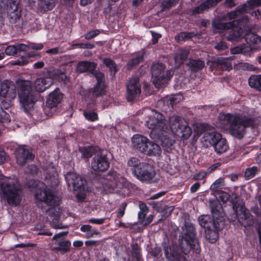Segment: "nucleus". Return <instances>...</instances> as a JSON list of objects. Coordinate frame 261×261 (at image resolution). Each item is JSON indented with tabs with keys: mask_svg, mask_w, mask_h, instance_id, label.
<instances>
[{
	"mask_svg": "<svg viewBox=\"0 0 261 261\" xmlns=\"http://www.w3.org/2000/svg\"><path fill=\"white\" fill-rule=\"evenodd\" d=\"M134 175L142 182L148 183L156 174L150 164H134L132 168Z\"/></svg>",
	"mask_w": 261,
	"mask_h": 261,
	"instance_id": "obj_12",
	"label": "nucleus"
},
{
	"mask_svg": "<svg viewBox=\"0 0 261 261\" xmlns=\"http://www.w3.org/2000/svg\"><path fill=\"white\" fill-rule=\"evenodd\" d=\"M232 208L239 222L245 227L251 226L253 224L252 216L249 211L239 201L232 202Z\"/></svg>",
	"mask_w": 261,
	"mask_h": 261,
	"instance_id": "obj_13",
	"label": "nucleus"
},
{
	"mask_svg": "<svg viewBox=\"0 0 261 261\" xmlns=\"http://www.w3.org/2000/svg\"><path fill=\"white\" fill-rule=\"evenodd\" d=\"M210 207L211 209V213L212 217L210 215H201L198 218V221L200 225L203 227L205 230L210 228H214L217 226V222H219L224 221V218L222 215L221 212L219 209L222 208L220 203L218 201H214L210 202ZM220 228L221 226H217Z\"/></svg>",
	"mask_w": 261,
	"mask_h": 261,
	"instance_id": "obj_7",
	"label": "nucleus"
},
{
	"mask_svg": "<svg viewBox=\"0 0 261 261\" xmlns=\"http://www.w3.org/2000/svg\"><path fill=\"white\" fill-rule=\"evenodd\" d=\"M103 63L110 69L111 76H114L118 71L117 66L115 63L110 59L104 58Z\"/></svg>",
	"mask_w": 261,
	"mask_h": 261,
	"instance_id": "obj_40",
	"label": "nucleus"
},
{
	"mask_svg": "<svg viewBox=\"0 0 261 261\" xmlns=\"http://www.w3.org/2000/svg\"><path fill=\"white\" fill-rule=\"evenodd\" d=\"M9 161V156L4 150H0V163H4L5 162H8Z\"/></svg>",
	"mask_w": 261,
	"mask_h": 261,
	"instance_id": "obj_59",
	"label": "nucleus"
},
{
	"mask_svg": "<svg viewBox=\"0 0 261 261\" xmlns=\"http://www.w3.org/2000/svg\"><path fill=\"white\" fill-rule=\"evenodd\" d=\"M53 83V80L49 77L39 78L34 83L36 90L39 92H42L48 88Z\"/></svg>",
	"mask_w": 261,
	"mask_h": 261,
	"instance_id": "obj_26",
	"label": "nucleus"
},
{
	"mask_svg": "<svg viewBox=\"0 0 261 261\" xmlns=\"http://www.w3.org/2000/svg\"><path fill=\"white\" fill-rule=\"evenodd\" d=\"M221 0H207L205 2L195 7L192 11L193 14H199L202 13L210 7L214 6Z\"/></svg>",
	"mask_w": 261,
	"mask_h": 261,
	"instance_id": "obj_29",
	"label": "nucleus"
},
{
	"mask_svg": "<svg viewBox=\"0 0 261 261\" xmlns=\"http://www.w3.org/2000/svg\"><path fill=\"white\" fill-rule=\"evenodd\" d=\"M74 46L82 49H92L95 46L94 44L88 42L76 43Z\"/></svg>",
	"mask_w": 261,
	"mask_h": 261,
	"instance_id": "obj_55",
	"label": "nucleus"
},
{
	"mask_svg": "<svg viewBox=\"0 0 261 261\" xmlns=\"http://www.w3.org/2000/svg\"><path fill=\"white\" fill-rule=\"evenodd\" d=\"M159 138L161 139L153 140L158 143L160 142L161 145L166 147H170L172 145V141L169 140L168 138H167L166 136L164 135V134L163 135H160Z\"/></svg>",
	"mask_w": 261,
	"mask_h": 261,
	"instance_id": "obj_47",
	"label": "nucleus"
},
{
	"mask_svg": "<svg viewBox=\"0 0 261 261\" xmlns=\"http://www.w3.org/2000/svg\"><path fill=\"white\" fill-rule=\"evenodd\" d=\"M106 182L112 190H118L123 187L126 179L115 171L110 170L106 175H103Z\"/></svg>",
	"mask_w": 261,
	"mask_h": 261,
	"instance_id": "obj_16",
	"label": "nucleus"
},
{
	"mask_svg": "<svg viewBox=\"0 0 261 261\" xmlns=\"http://www.w3.org/2000/svg\"><path fill=\"white\" fill-rule=\"evenodd\" d=\"M38 171V167L36 164H28L27 169L25 170V172L32 175H36Z\"/></svg>",
	"mask_w": 261,
	"mask_h": 261,
	"instance_id": "obj_50",
	"label": "nucleus"
},
{
	"mask_svg": "<svg viewBox=\"0 0 261 261\" xmlns=\"http://www.w3.org/2000/svg\"><path fill=\"white\" fill-rule=\"evenodd\" d=\"M62 98V94L60 93L59 89H56L48 95L46 102V107L50 109L57 107Z\"/></svg>",
	"mask_w": 261,
	"mask_h": 261,
	"instance_id": "obj_25",
	"label": "nucleus"
},
{
	"mask_svg": "<svg viewBox=\"0 0 261 261\" xmlns=\"http://www.w3.org/2000/svg\"><path fill=\"white\" fill-rule=\"evenodd\" d=\"M218 140H219L216 141L213 147L215 151L217 153L220 154L225 152L227 150L228 145L226 140L225 138H223L221 135Z\"/></svg>",
	"mask_w": 261,
	"mask_h": 261,
	"instance_id": "obj_31",
	"label": "nucleus"
},
{
	"mask_svg": "<svg viewBox=\"0 0 261 261\" xmlns=\"http://www.w3.org/2000/svg\"><path fill=\"white\" fill-rule=\"evenodd\" d=\"M249 86L261 91V75H252L248 79Z\"/></svg>",
	"mask_w": 261,
	"mask_h": 261,
	"instance_id": "obj_35",
	"label": "nucleus"
},
{
	"mask_svg": "<svg viewBox=\"0 0 261 261\" xmlns=\"http://www.w3.org/2000/svg\"><path fill=\"white\" fill-rule=\"evenodd\" d=\"M83 115L85 118L90 121H95L98 120V116L97 114L94 111L89 110H84Z\"/></svg>",
	"mask_w": 261,
	"mask_h": 261,
	"instance_id": "obj_44",
	"label": "nucleus"
},
{
	"mask_svg": "<svg viewBox=\"0 0 261 261\" xmlns=\"http://www.w3.org/2000/svg\"><path fill=\"white\" fill-rule=\"evenodd\" d=\"M206 174L205 171H200L193 175V179L195 180H202L205 177Z\"/></svg>",
	"mask_w": 261,
	"mask_h": 261,
	"instance_id": "obj_60",
	"label": "nucleus"
},
{
	"mask_svg": "<svg viewBox=\"0 0 261 261\" xmlns=\"http://www.w3.org/2000/svg\"><path fill=\"white\" fill-rule=\"evenodd\" d=\"M196 127L199 129L197 130L198 133L203 132V136L200 139L201 143L203 146L205 147L214 146L216 141L219 140L221 134L216 132L206 131V128L204 124H197Z\"/></svg>",
	"mask_w": 261,
	"mask_h": 261,
	"instance_id": "obj_15",
	"label": "nucleus"
},
{
	"mask_svg": "<svg viewBox=\"0 0 261 261\" xmlns=\"http://www.w3.org/2000/svg\"><path fill=\"white\" fill-rule=\"evenodd\" d=\"M182 99V96L181 95L177 94L170 97L169 99L170 104L173 107L174 104L180 102ZM169 99L167 102H168Z\"/></svg>",
	"mask_w": 261,
	"mask_h": 261,
	"instance_id": "obj_53",
	"label": "nucleus"
},
{
	"mask_svg": "<svg viewBox=\"0 0 261 261\" xmlns=\"http://www.w3.org/2000/svg\"><path fill=\"white\" fill-rule=\"evenodd\" d=\"M127 98L128 101H132L139 98L141 94V85L137 76H134L129 80L127 85Z\"/></svg>",
	"mask_w": 261,
	"mask_h": 261,
	"instance_id": "obj_20",
	"label": "nucleus"
},
{
	"mask_svg": "<svg viewBox=\"0 0 261 261\" xmlns=\"http://www.w3.org/2000/svg\"><path fill=\"white\" fill-rule=\"evenodd\" d=\"M19 3V0H7V12L11 22L15 21L20 16Z\"/></svg>",
	"mask_w": 261,
	"mask_h": 261,
	"instance_id": "obj_22",
	"label": "nucleus"
},
{
	"mask_svg": "<svg viewBox=\"0 0 261 261\" xmlns=\"http://www.w3.org/2000/svg\"><path fill=\"white\" fill-rule=\"evenodd\" d=\"M92 226L89 224L83 225L81 226L80 230L82 232H86V238H90L94 235L100 236L101 233L97 229H92Z\"/></svg>",
	"mask_w": 261,
	"mask_h": 261,
	"instance_id": "obj_32",
	"label": "nucleus"
},
{
	"mask_svg": "<svg viewBox=\"0 0 261 261\" xmlns=\"http://www.w3.org/2000/svg\"><path fill=\"white\" fill-rule=\"evenodd\" d=\"M17 51H25L29 50V46L24 44H16Z\"/></svg>",
	"mask_w": 261,
	"mask_h": 261,
	"instance_id": "obj_61",
	"label": "nucleus"
},
{
	"mask_svg": "<svg viewBox=\"0 0 261 261\" xmlns=\"http://www.w3.org/2000/svg\"><path fill=\"white\" fill-rule=\"evenodd\" d=\"M143 60V54L139 53L135 55V56L129 60L127 64V68L132 69L139 64V63Z\"/></svg>",
	"mask_w": 261,
	"mask_h": 261,
	"instance_id": "obj_37",
	"label": "nucleus"
},
{
	"mask_svg": "<svg viewBox=\"0 0 261 261\" xmlns=\"http://www.w3.org/2000/svg\"><path fill=\"white\" fill-rule=\"evenodd\" d=\"M145 125L150 129V137L152 140H158L168 129V125L165 117L160 113L150 109L144 110Z\"/></svg>",
	"mask_w": 261,
	"mask_h": 261,
	"instance_id": "obj_4",
	"label": "nucleus"
},
{
	"mask_svg": "<svg viewBox=\"0 0 261 261\" xmlns=\"http://www.w3.org/2000/svg\"><path fill=\"white\" fill-rule=\"evenodd\" d=\"M245 39L248 44H256L261 42V38L257 35L249 33L245 36Z\"/></svg>",
	"mask_w": 261,
	"mask_h": 261,
	"instance_id": "obj_43",
	"label": "nucleus"
},
{
	"mask_svg": "<svg viewBox=\"0 0 261 261\" xmlns=\"http://www.w3.org/2000/svg\"><path fill=\"white\" fill-rule=\"evenodd\" d=\"M25 185L30 189H36L34 195L38 201L43 202L51 207L59 205V197L53 193L52 190L47 188L43 182L32 179L27 181Z\"/></svg>",
	"mask_w": 261,
	"mask_h": 261,
	"instance_id": "obj_5",
	"label": "nucleus"
},
{
	"mask_svg": "<svg viewBox=\"0 0 261 261\" xmlns=\"http://www.w3.org/2000/svg\"><path fill=\"white\" fill-rule=\"evenodd\" d=\"M54 218L50 221V224L53 228L55 229H62L65 228V227L62 225V224L59 222L60 221V215L59 214H56L54 213Z\"/></svg>",
	"mask_w": 261,
	"mask_h": 261,
	"instance_id": "obj_45",
	"label": "nucleus"
},
{
	"mask_svg": "<svg viewBox=\"0 0 261 261\" xmlns=\"http://www.w3.org/2000/svg\"><path fill=\"white\" fill-rule=\"evenodd\" d=\"M165 68V66L162 63L154 64L152 67L153 83L156 87L166 83Z\"/></svg>",
	"mask_w": 261,
	"mask_h": 261,
	"instance_id": "obj_21",
	"label": "nucleus"
},
{
	"mask_svg": "<svg viewBox=\"0 0 261 261\" xmlns=\"http://www.w3.org/2000/svg\"><path fill=\"white\" fill-rule=\"evenodd\" d=\"M127 206V203L126 202H123L121 204L118 210L117 214V218L121 219L125 214V211Z\"/></svg>",
	"mask_w": 261,
	"mask_h": 261,
	"instance_id": "obj_51",
	"label": "nucleus"
},
{
	"mask_svg": "<svg viewBox=\"0 0 261 261\" xmlns=\"http://www.w3.org/2000/svg\"><path fill=\"white\" fill-rule=\"evenodd\" d=\"M48 75L49 78L51 80L53 79L59 78L62 81H66L67 80V77L65 74L64 71L59 69H55L51 71H49Z\"/></svg>",
	"mask_w": 261,
	"mask_h": 261,
	"instance_id": "obj_36",
	"label": "nucleus"
},
{
	"mask_svg": "<svg viewBox=\"0 0 261 261\" xmlns=\"http://www.w3.org/2000/svg\"><path fill=\"white\" fill-rule=\"evenodd\" d=\"M187 65L192 71L197 72L204 67V62L199 59L191 60Z\"/></svg>",
	"mask_w": 261,
	"mask_h": 261,
	"instance_id": "obj_34",
	"label": "nucleus"
},
{
	"mask_svg": "<svg viewBox=\"0 0 261 261\" xmlns=\"http://www.w3.org/2000/svg\"><path fill=\"white\" fill-rule=\"evenodd\" d=\"M91 92L94 97H99L106 93L105 84H96L93 89L91 90Z\"/></svg>",
	"mask_w": 261,
	"mask_h": 261,
	"instance_id": "obj_39",
	"label": "nucleus"
},
{
	"mask_svg": "<svg viewBox=\"0 0 261 261\" xmlns=\"http://www.w3.org/2000/svg\"><path fill=\"white\" fill-rule=\"evenodd\" d=\"M65 178L69 185H72L75 191L83 192L87 188V181L83 177L74 173L69 172L67 173Z\"/></svg>",
	"mask_w": 261,
	"mask_h": 261,
	"instance_id": "obj_18",
	"label": "nucleus"
},
{
	"mask_svg": "<svg viewBox=\"0 0 261 261\" xmlns=\"http://www.w3.org/2000/svg\"><path fill=\"white\" fill-rule=\"evenodd\" d=\"M56 4V0H39V6L44 11L53 9Z\"/></svg>",
	"mask_w": 261,
	"mask_h": 261,
	"instance_id": "obj_38",
	"label": "nucleus"
},
{
	"mask_svg": "<svg viewBox=\"0 0 261 261\" xmlns=\"http://www.w3.org/2000/svg\"><path fill=\"white\" fill-rule=\"evenodd\" d=\"M15 155L17 160L20 162H32L35 158V155L32 151L24 146H20L16 149Z\"/></svg>",
	"mask_w": 261,
	"mask_h": 261,
	"instance_id": "obj_24",
	"label": "nucleus"
},
{
	"mask_svg": "<svg viewBox=\"0 0 261 261\" xmlns=\"http://www.w3.org/2000/svg\"><path fill=\"white\" fill-rule=\"evenodd\" d=\"M178 238V246L176 244H165L163 246L165 255L168 261H187L186 256L192 250L199 254L201 249L197 238L194 225L185 221L181 227Z\"/></svg>",
	"mask_w": 261,
	"mask_h": 261,
	"instance_id": "obj_1",
	"label": "nucleus"
},
{
	"mask_svg": "<svg viewBox=\"0 0 261 261\" xmlns=\"http://www.w3.org/2000/svg\"><path fill=\"white\" fill-rule=\"evenodd\" d=\"M165 170L170 175H174L179 171V166L175 164H164Z\"/></svg>",
	"mask_w": 261,
	"mask_h": 261,
	"instance_id": "obj_46",
	"label": "nucleus"
},
{
	"mask_svg": "<svg viewBox=\"0 0 261 261\" xmlns=\"http://www.w3.org/2000/svg\"><path fill=\"white\" fill-rule=\"evenodd\" d=\"M21 189L17 180L0 175V193L9 205H18L21 201Z\"/></svg>",
	"mask_w": 261,
	"mask_h": 261,
	"instance_id": "obj_3",
	"label": "nucleus"
},
{
	"mask_svg": "<svg viewBox=\"0 0 261 261\" xmlns=\"http://www.w3.org/2000/svg\"><path fill=\"white\" fill-rule=\"evenodd\" d=\"M252 49L250 46L242 45L231 49L232 54H242L245 56H251Z\"/></svg>",
	"mask_w": 261,
	"mask_h": 261,
	"instance_id": "obj_33",
	"label": "nucleus"
},
{
	"mask_svg": "<svg viewBox=\"0 0 261 261\" xmlns=\"http://www.w3.org/2000/svg\"><path fill=\"white\" fill-rule=\"evenodd\" d=\"M68 233V231H61L53 236L52 240L54 241V244L56 246L54 250L62 253L70 251L71 243L69 240L65 239Z\"/></svg>",
	"mask_w": 261,
	"mask_h": 261,
	"instance_id": "obj_14",
	"label": "nucleus"
},
{
	"mask_svg": "<svg viewBox=\"0 0 261 261\" xmlns=\"http://www.w3.org/2000/svg\"><path fill=\"white\" fill-rule=\"evenodd\" d=\"M194 36L193 32H180L175 36V39L177 42H185Z\"/></svg>",
	"mask_w": 261,
	"mask_h": 261,
	"instance_id": "obj_41",
	"label": "nucleus"
},
{
	"mask_svg": "<svg viewBox=\"0 0 261 261\" xmlns=\"http://www.w3.org/2000/svg\"><path fill=\"white\" fill-rule=\"evenodd\" d=\"M210 66L222 70H230L232 68L231 62L228 59H219L211 63Z\"/></svg>",
	"mask_w": 261,
	"mask_h": 261,
	"instance_id": "obj_27",
	"label": "nucleus"
},
{
	"mask_svg": "<svg viewBox=\"0 0 261 261\" xmlns=\"http://www.w3.org/2000/svg\"><path fill=\"white\" fill-rule=\"evenodd\" d=\"M219 120L221 128L229 130L232 136L239 139L243 137L246 127L254 126L253 119L240 114L220 113Z\"/></svg>",
	"mask_w": 261,
	"mask_h": 261,
	"instance_id": "obj_2",
	"label": "nucleus"
},
{
	"mask_svg": "<svg viewBox=\"0 0 261 261\" xmlns=\"http://www.w3.org/2000/svg\"><path fill=\"white\" fill-rule=\"evenodd\" d=\"M223 181V179L221 178H219L217 179L211 186V189L212 190H216L222 186V182Z\"/></svg>",
	"mask_w": 261,
	"mask_h": 261,
	"instance_id": "obj_62",
	"label": "nucleus"
},
{
	"mask_svg": "<svg viewBox=\"0 0 261 261\" xmlns=\"http://www.w3.org/2000/svg\"><path fill=\"white\" fill-rule=\"evenodd\" d=\"M99 33L100 32L98 30L91 31L85 35V38L87 40H90L97 36Z\"/></svg>",
	"mask_w": 261,
	"mask_h": 261,
	"instance_id": "obj_57",
	"label": "nucleus"
},
{
	"mask_svg": "<svg viewBox=\"0 0 261 261\" xmlns=\"http://www.w3.org/2000/svg\"><path fill=\"white\" fill-rule=\"evenodd\" d=\"M18 96L21 107L28 113L34 107L37 100L29 81L18 80L16 81Z\"/></svg>",
	"mask_w": 261,
	"mask_h": 261,
	"instance_id": "obj_6",
	"label": "nucleus"
},
{
	"mask_svg": "<svg viewBox=\"0 0 261 261\" xmlns=\"http://www.w3.org/2000/svg\"><path fill=\"white\" fill-rule=\"evenodd\" d=\"M238 20L228 22H222L218 20H214L212 22L213 27L217 30L218 32L224 33L229 31V34L227 36V39L232 42L238 41L242 36V30L238 27Z\"/></svg>",
	"mask_w": 261,
	"mask_h": 261,
	"instance_id": "obj_9",
	"label": "nucleus"
},
{
	"mask_svg": "<svg viewBox=\"0 0 261 261\" xmlns=\"http://www.w3.org/2000/svg\"><path fill=\"white\" fill-rule=\"evenodd\" d=\"M237 67L239 69L243 70L254 71L255 69V67H254L253 65L245 62L239 63L237 65Z\"/></svg>",
	"mask_w": 261,
	"mask_h": 261,
	"instance_id": "obj_49",
	"label": "nucleus"
},
{
	"mask_svg": "<svg viewBox=\"0 0 261 261\" xmlns=\"http://www.w3.org/2000/svg\"><path fill=\"white\" fill-rule=\"evenodd\" d=\"M97 80L96 84H105L103 81L104 74L100 72H97L94 70V73H92Z\"/></svg>",
	"mask_w": 261,
	"mask_h": 261,
	"instance_id": "obj_54",
	"label": "nucleus"
},
{
	"mask_svg": "<svg viewBox=\"0 0 261 261\" xmlns=\"http://www.w3.org/2000/svg\"><path fill=\"white\" fill-rule=\"evenodd\" d=\"M153 219V216L150 215L146 219L144 218L141 220V224H142L144 226H146L152 222Z\"/></svg>",
	"mask_w": 261,
	"mask_h": 261,
	"instance_id": "obj_63",
	"label": "nucleus"
},
{
	"mask_svg": "<svg viewBox=\"0 0 261 261\" xmlns=\"http://www.w3.org/2000/svg\"><path fill=\"white\" fill-rule=\"evenodd\" d=\"M261 5V0H251L248 4H245L242 6L238 7L235 11L228 13L223 16V19L228 20L237 18L240 15L245 13L249 7H255Z\"/></svg>",
	"mask_w": 261,
	"mask_h": 261,
	"instance_id": "obj_19",
	"label": "nucleus"
},
{
	"mask_svg": "<svg viewBox=\"0 0 261 261\" xmlns=\"http://www.w3.org/2000/svg\"><path fill=\"white\" fill-rule=\"evenodd\" d=\"M106 218H91L88 220V222L93 224H102L105 223Z\"/></svg>",
	"mask_w": 261,
	"mask_h": 261,
	"instance_id": "obj_64",
	"label": "nucleus"
},
{
	"mask_svg": "<svg viewBox=\"0 0 261 261\" xmlns=\"http://www.w3.org/2000/svg\"><path fill=\"white\" fill-rule=\"evenodd\" d=\"M169 126L171 131L180 138L187 139L192 134V129L187 121L177 115L169 118Z\"/></svg>",
	"mask_w": 261,
	"mask_h": 261,
	"instance_id": "obj_10",
	"label": "nucleus"
},
{
	"mask_svg": "<svg viewBox=\"0 0 261 261\" xmlns=\"http://www.w3.org/2000/svg\"><path fill=\"white\" fill-rule=\"evenodd\" d=\"M79 151L82 158H90L93 153L95 154L93 158L94 163H109V157L111 156L110 152L106 150H101L97 147L86 146L79 148Z\"/></svg>",
	"mask_w": 261,
	"mask_h": 261,
	"instance_id": "obj_11",
	"label": "nucleus"
},
{
	"mask_svg": "<svg viewBox=\"0 0 261 261\" xmlns=\"http://www.w3.org/2000/svg\"><path fill=\"white\" fill-rule=\"evenodd\" d=\"M10 121V118L9 115L3 110H0V122H7Z\"/></svg>",
	"mask_w": 261,
	"mask_h": 261,
	"instance_id": "obj_56",
	"label": "nucleus"
},
{
	"mask_svg": "<svg viewBox=\"0 0 261 261\" xmlns=\"http://www.w3.org/2000/svg\"><path fill=\"white\" fill-rule=\"evenodd\" d=\"M216 226H221L220 228L218 227L214 228H210L207 229H205V237L211 243H215L217 242L219 239V231L223 228L224 225V221L216 223Z\"/></svg>",
	"mask_w": 261,
	"mask_h": 261,
	"instance_id": "obj_23",
	"label": "nucleus"
},
{
	"mask_svg": "<svg viewBox=\"0 0 261 261\" xmlns=\"http://www.w3.org/2000/svg\"><path fill=\"white\" fill-rule=\"evenodd\" d=\"M16 86L14 84L10 81L5 80L1 84L0 96L6 98L3 100L2 102L4 101L8 102L7 106L10 105L12 100L16 97Z\"/></svg>",
	"mask_w": 261,
	"mask_h": 261,
	"instance_id": "obj_17",
	"label": "nucleus"
},
{
	"mask_svg": "<svg viewBox=\"0 0 261 261\" xmlns=\"http://www.w3.org/2000/svg\"><path fill=\"white\" fill-rule=\"evenodd\" d=\"M93 170L97 173L103 172L109 167L110 164H91ZM99 174V173H98Z\"/></svg>",
	"mask_w": 261,
	"mask_h": 261,
	"instance_id": "obj_48",
	"label": "nucleus"
},
{
	"mask_svg": "<svg viewBox=\"0 0 261 261\" xmlns=\"http://www.w3.org/2000/svg\"><path fill=\"white\" fill-rule=\"evenodd\" d=\"M176 3L175 0H162V5L165 8H169L174 6Z\"/></svg>",
	"mask_w": 261,
	"mask_h": 261,
	"instance_id": "obj_58",
	"label": "nucleus"
},
{
	"mask_svg": "<svg viewBox=\"0 0 261 261\" xmlns=\"http://www.w3.org/2000/svg\"><path fill=\"white\" fill-rule=\"evenodd\" d=\"M259 170L256 166L247 168L246 169L244 177L246 180H249L254 177L258 173Z\"/></svg>",
	"mask_w": 261,
	"mask_h": 261,
	"instance_id": "obj_42",
	"label": "nucleus"
},
{
	"mask_svg": "<svg viewBox=\"0 0 261 261\" xmlns=\"http://www.w3.org/2000/svg\"><path fill=\"white\" fill-rule=\"evenodd\" d=\"M132 141L135 147L147 154L158 155L162 152L159 144L150 141L144 136L135 135L133 137Z\"/></svg>",
	"mask_w": 261,
	"mask_h": 261,
	"instance_id": "obj_8",
	"label": "nucleus"
},
{
	"mask_svg": "<svg viewBox=\"0 0 261 261\" xmlns=\"http://www.w3.org/2000/svg\"><path fill=\"white\" fill-rule=\"evenodd\" d=\"M5 53L8 56H14L17 53L16 45H9L5 49Z\"/></svg>",
	"mask_w": 261,
	"mask_h": 261,
	"instance_id": "obj_52",
	"label": "nucleus"
},
{
	"mask_svg": "<svg viewBox=\"0 0 261 261\" xmlns=\"http://www.w3.org/2000/svg\"><path fill=\"white\" fill-rule=\"evenodd\" d=\"M189 51L186 49H179L175 55L174 61L175 66L178 67L187 59Z\"/></svg>",
	"mask_w": 261,
	"mask_h": 261,
	"instance_id": "obj_30",
	"label": "nucleus"
},
{
	"mask_svg": "<svg viewBox=\"0 0 261 261\" xmlns=\"http://www.w3.org/2000/svg\"><path fill=\"white\" fill-rule=\"evenodd\" d=\"M97 64L94 62L89 61H81L77 65L76 70L79 72L83 73L89 72L91 73H94V70L96 67Z\"/></svg>",
	"mask_w": 261,
	"mask_h": 261,
	"instance_id": "obj_28",
	"label": "nucleus"
}]
</instances>
